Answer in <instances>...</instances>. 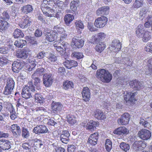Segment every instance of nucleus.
Here are the masks:
<instances>
[{
    "label": "nucleus",
    "mask_w": 152,
    "mask_h": 152,
    "mask_svg": "<svg viewBox=\"0 0 152 152\" xmlns=\"http://www.w3.org/2000/svg\"><path fill=\"white\" fill-rule=\"evenodd\" d=\"M2 16H1L0 18H3L5 20H8L10 18V17L8 13V11L6 10L3 12L2 14Z\"/></svg>",
    "instance_id": "8fccbe9b"
},
{
    "label": "nucleus",
    "mask_w": 152,
    "mask_h": 152,
    "mask_svg": "<svg viewBox=\"0 0 152 152\" xmlns=\"http://www.w3.org/2000/svg\"><path fill=\"white\" fill-rule=\"evenodd\" d=\"M22 136L24 138H27L29 136V133L28 130L23 127L22 129Z\"/></svg>",
    "instance_id": "3c124183"
},
{
    "label": "nucleus",
    "mask_w": 152,
    "mask_h": 152,
    "mask_svg": "<svg viewBox=\"0 0 152 152\" xmlns=\"http://www.w3.org/2000/svg\"><path fill=\"white\" fill-rule=\"evenodd\" d=\"M147 66L148 69L145 71V74L149 76L152 75V58L148 60Z\"/></svg>",
    "instance_id": "c756f323"
},
{
    "label": "nucleus",
    "mask_w": 152,
    "mask_h": 152,
    "mask_svg": "<svg viewBox=\"0 0 152 152\" xmlns=\"http://www.w3.org/2000/svg\"><path fill=\"white\" fill-rule=\"evenodd\" d=\"M95 133L91 135L88 140V142L91 145H95Z\"/></svg>",
    "instance_id": "09e8293b"
},
{
    "label": "nucleus",
    "mask_w": 152,
    "mask_h": 152,
    "mask_svg": "<svg viewBox=\"0 0 152 152\" xmlns=\"http://www.w3.org/2000/svg\"><path fill=\"white\" fill-rule=\"evenodd\" d=\"M47 58L48 60L51 62H54L57 60L56 57L52 53H50Z\"/></svg>",
    "instance_id": "052dcab7"
},
{
    "label": "nucleus",
    "mask_w": 152,
    "mask_h": 152,
    "mask_svg": "<svg viewBox=\"0 0 152 152\" xmlns=\"http://www.w3.org/2000/svg\"><path fill=\"white\" fill-rule=\"evenodd\" d=\"M22 22L19 24V26L22 28H27L31 25V21L30 18L27 15L24 16Z\"/></svg>",
    "instance_id": "2eb2a0df"
},
{
    "label": "nucleus",
    "mask_w": 152,
    "mask_h": 152,
    "mask_svg": "<svg viewBox=\"0 0 152 152\" xmlns=\"http://www.w3.org/2000/svg\"><path fill=\"white\" fill-rule=\"evenodd\" d=\"M121 48V44L119 40L117 39H115L112 41L109 48L111 51L116 52L120 51Z\"/></svg>",
    "instance_id": "39448f33"
},
{
    "label": "nucleus",
    "mask_w": 152,
    "mask_h": 152,
    "mask_svg": "<svg viewBox=\"0 0 152 152\" xmlns=\"http://www.w3.org/2000/svg\"><path fill=\"white\" fill-rule=\"evenodd\" d=\"M55 49L60 54H64L66 53V50L68 48L69 44L68 43L64 42H62L56 43L53 44Z\"/></svg>",
    "instance_id": "7ed1b4c3"
},
{
    "label": "nucleus",
    "mask_w": 152,
    "mask_h": 152,
    "mask_svg": "<svg viewBox=\"0 0 152 152\" xmlns=\"http://www.w3.org/2000/svg\"><path fill=\"white\" fill-rule=\"evenodd\" d=\"M107 21V18L103 16L98 18L96 20V27L97 28H102L105 25Z\"/></svg>",
    "instance_id": "9b49d317"
},
{
    "label": "nucleus",
    "mask_w": 152,
    "mask_h": 152,
    "mask_svg": "<svg viewBox=\"0 0 152 152\" xmlns=\"http://www.w3.org/2000/svg\"><path fill=\"white\" fill-rule=\"evenodd\" d=\"M14 85L15 83L13 79L11 78H9L6 86L13 88Z\"/></svg>",
    "instance_id": "bf43d9fd"
},
{
    "label": "nucleus",
    "mask_w": 152,
    "mask_h": 152,
    "mask_svg": "<svg viewBox=\"0 0 152 152\" xmlns=\"http://www.w3.org/2000/svg\"><path fill=\"white\" fill-rule=\"evenodd\" d=\"M146 12V9L145 8H142L140 11L139 13V16L140 18L142 19L145 16Z\"/></svg>",
    "instance_id": "e2e57ef3"
},
{
    "label": "nucleus",
    "mask_w": 152,
    "mask_h": 152,
    "mask_svg": "<svg viewBox=\"0 0 152 152\" xmlns=\"http://www.w3.org/2000/svg\"><path fill=\"white\" fill-rule=\"evenodd\" d=\"M25 39L32 45H37V42L35 38L27 36L25 37Z\"/></svg>",
    "instance_id": "37998d69"
},
{
    "label": "nucleus",
    "mask_w": 152,
    "mask_h": 152,
    "mask_svg": "<svg viewBox=\"0 0 152 152\" xmlns=\"http://www.w3.org/2000/svg\"><path fill=\"white\" fill-rule=\"evenodd\" d=\"M74 86L73 82L69 80L64 81L62 85L63 88L66 90L73 88Z\"/></svg>",
    "instance_id": "a878e982"
},
{
    "label": "nucleus",
    "mask_w": 152,
    "mask_h": 152,
    "mask_svg": "<svg viewBox=\"0 0 152 152\" xmlns=\"http://www.w3.org/2000/svg\"><path fill=\"white\" fill-rule=\"evenodd\" d=\"M106 35L103 32H100L97 34V38H96V41H101L103 40L105 38Z\"/></svg>",
    "instance_id": "4d7b16f0"
},
{
    "label": "nucleus",
    "mask_w": 152,
    "mask_h": 152,
    "mask_svg": "<svg viewBox=\"0 0 152 152\" xmlns=\"http://www.w3.org/2000/svg\"><path fill=\"white\" fill-rule=\"evenodd\" d=\"M35 101L38 103H43V100L41 97V95L39 94H36L34 95Z\"/></svg>",
    "instance_id": "864d4df0"
},
{
    "label": "nucleus",
    "mask_w": 152,
    "mask_h": 152,
    "mask_svg": "<svg viewBox=\"0 0 152 152\" xmlns=\"http://www.w3.org/2000/svg\"><path fill=\"white\" fill-rule=\"evenodd\" d=\"M65 31L64 28L61 27L59 25L55 26L53 28V31L57 35L58 34H61V33H64Z\"/></svg>",
    "instance_id": "ea45409f"
},
{
    "label": "nucleus",
    "mask_w": 152,
    "mask_h": 152,
    "mask_svg": "<svg viewBox=\"0 0 152 152\" xmlns=\"http://www.w3.org/2000/svg\"><path fill=\"white\" fill-rule=\"evenodd\" d=\"M45 36L46 40L50 42L55 41L57 38V35L53 31L46 32Z\"/></svg>",
    "instance_id": "4468645a"
},
{
    "label": "nucleus",
    "mask_w": 152,
    "mask_h": 152,
    "mask_svg": "<svg viewBox=\"0 0 152 152\" xmlns=\"http://www.w3.org/2000/svg\"><path fill=\"white\" fill-rule=\"evenodd\" d=\"M120 147L122 150L125 152L128 151L130 148L129 145L124 142H122L120 143Z\"/></svg>",
    "instance_id": "c03bdc74"
},
{
    "label": "nucleus",
    "mask_w": 152,
    "mask_h": 152,
    "mask_svg": "<svg viewBox=\"0 0 152 152\" xmlns=\"http://www.w3.org/2000/svg\"><path fill=\"white\" fill-rule=\"evenodd\" d=\"M96 118L99 120H102L106 118V117L101 110H97L96 111Z\"/></svg>",
    "instance_id": "a19ab883"
},
{
    "label": "nucleus",
    "mask_w": 152,
    "mask_h": 152,
    "mask_svg": "<svg viewBox=\"0 0 152 152\" xmlns=\"http://www.w3.org/2000/svg\"><path fill=\"white\" fill-rule=\"evenodd\" d=\"M138 136L143 140H146L149 139L151 136V132L146 129H142L139 131Z\"/></svg>",
    "instance_id": "0eeeda50"
},
{
    "label": "nucleus",
    "mask_w": 152,
    "mask_h": 152,
    "mask_svg": "<svg viewBox=\"0 0 152 152\" xmlns=\"http://www.w3.org/2000/svg\"><path fill=\"white\" fill-rule=\"evenodd\" d=\"M64 64L68 69H70L73 67H75L77 66V62L74 60H66L64 63Z\"/></svg>",
    "instance_id": "393cba45"
},
{
    "label": "nucleus",
    "mask_w": 152,
    "mask_h": 152,
    "mask_svg": "<svg viewBox=\"0 0 152 152\" xmlns=\"http://www.w3.org/2000/svg\"><path fill=\"white\" fill-rule=\"evenodd\" d=\"M11 143L8 140L1 139L0 140V148L3 150H7L11 147Z\"/></svg>",
    "instance_id": "9d476101"
},
{
    "label": "nucleus",
    "mask_w": 152,
    "mask_h": 152,
    "mask_svg": "<svg viewBox=\"0 0 152 152\" xmlns=\"http://www.w3.org/2000/svg\"><path fill=\"white\" fill-rule=\"evenodd\" d=\"M71 55L72 57L75 58L77 59H80L84 56L83 53L77 51L73 52Z\"/></svg>",
    "instance_id": "79ce46f5"
},
{
    "label": "nucleus",
    "mask_w": 152,
    "mask_h": 152,
    "mask_svg": "<svg viewBox=\"0 0 152 152\" xmlns=\"http://www.w3.org/2000/svg\"><path fill=\"white\" fill-rule=\"evenodd\" d=\"M143 0H136L133 5L134 8H138L142 6L143 4Z\"/></svg>",
    "instance_id": "a18cd8bd"
},
{
    "label": "nucleus",
    "mask_w": 152,
    "mask_h": 152,
    "mask_svg": "<svg viewBox=\"0 0 152 152\" xmlns=\"http://www.w3.org/2000/svg\"><path fill=\"white\" fill-rule=\"evenodd\" d=\"M140 124L144 127H148L149 126V124L144 119L141 120L140 122Z\"/></svg>",
    "instance_id": "69168bd1"
},
{
    "label": "nucleus",
    "mask_w": 152,
    "mask_h": 152,
    "mask_svg": "<svg viewBox=\"0 0 152 152\" xmlns=\"http://www.w3.org/2000/svg\"><path fill=\"white\" fill-rule=\"evenodd\" d=\"M29 52L28 49H20L17 51L16 56L18 58L25 59L28 57Z\"/></svg>",
    "instance_id": "f8f14e48"
},
{
    "label": "nucleus",
    "mask_w": 152,
    "mask_h": 152,
    "mask_svg": "<svg viewBox=\"0 0 152 152\" xmlns=\"http://www.w3.org/2000/svg\"><path fill=\"white\" fill-rule=\"evenodd\" d=\"M84 41L82 39H77L75 38L72 39L71 45L76 48H81L84 46Z\"/></svg>",
    "instance_id": "6e6552de"
},
{
    "label": "nucleus",
    "mask_w": 152,
    "mask_h": 152,
    "mask_svg": "<svg viewBox=\"0 0 152 152\" xmlns=\"http://www.w3.org/2000/svg\"><path fill=\"white\" fill-rule=\"evenodd\" d=\"M140 143L139 141H136L132 145V147L136 151L141 150Z\"/></svg>",
    "instance_id": "de8ad7c7"
},
{
    "label": "nucleus",
    "mask_w": 152,
    "mask_h": 152,
    "mask_svg": "<svg viewBox=\"0 0 152 152\" xmlns=\"http://www.w3.org/2000/svg\"><path fill=\"white\" fill-rule=\"evenodd\" d=\"M109 7L108 6H104L99 8L96 11L98 15H106L108 14Z\"/></svg>",
    "instance_id": "5701e85b"
},
{
    "label": "nucleus",
    "mask_w": 152,
    "mask_h": 152,
    "mask_svg": "<svg viewBox=\"0 0 152 152\" xmlns=\"http://www.w3.org/2000/svg\"><path fill=\"white\" fill-rule=\"evenodd\" d=\"M32 140H29L28 142H24L22 144V147L24 150L30 151L32 147Z\"/></svg>",
    "instance_id": "2f4dec72"
},
{
    "label": "nucleus",
    "mask_w": 152,
    "mask_h": 152,
    "mask_svg": "<svg viewBox=\"0 0 152 152\" xmlns=\"http://www.w3.org/2000/svg\"><path fill=\"white\" fill-rule=\"evenodd\" d=\"M9 27V24L3 18H0V30L5 31L7 30Z\"/></svg>",
    "instance_id": "aec40b11"
},
{
    "label": "nucleus",
    "mask_w": 152,
    "mask_h": 152,
    "mask_svg": "<svg viewBox=\"0 0 152 152\" xmlns=\"http://www.w3.org/2000/svg\"><path fill=\"white\" fill-rule=\"evenodd\" d=\"M130 118V115L128 113H124L122 115L120 118L118 120V123L121 125L127 124L129 123Z\"/></svg>",
    "instance_id": "1a4fd4ad"
},
{
    "label": "nucleus",
    "mask_w": 152,
    "mask_h": 152,
    "mask_svg": "<svg viewBox=\"0 0 152 152\" xmlns=\"http://www.w3.org/2000/svg\"><path fill=\"white\" fill-rule=\"evenodd\" d=\"M6 108L7 111H8L10 113L15 111V110L12 104L10 103H8L6 105Z\"/></svg>",
    "instance_id": "6e6d98bb"
},
{
    "label": "nucleus",
    "mask_w": 152,
    "mask_h": 152,
    "mask_svg": "<svg viewBox=\"0 0 152 152\" xmlns=\"http://www.w3.org/2000/svg\"><path fill=\"white\" fill-rule=\"evenodd\" d=\"M145 30L143 25H139L137 26L136 31V34L137 37L142 38V36L144 34Z\"/></svg>",
    "instance_id": "cd10ccee"
},
{
    "label": "nucleus",
    "mask_w": 152,
    "mask_h": 152,
    "mask_svg": "<svg viewBox=\"0 0 152 152\" xmlns=\"http://www.w3.org/2000/svg\"><path fill=\"white\" fill-rule=\"evenodd\" d=\"M53 82V78L51 74L46 73L43 75V83L46 87L50 86Z\"/></svg>",
    "instance_id": "20e7f679"
},
{
    "label": "nucleus",
    "mask_w": 152,
    "mask_h": 152,
    "mask_svg": "<svg viewBox=\"0 0 152 152\" xmlns=\"http://www.w3.org/2000/svg\"><path fill=\"white\" fill-rule=\"evenodd\" d=\"M48 131V129L46 126L44 125L37 126L33 130V132L36 134L44 133Z\"/></svg>",
    "instance_id": "f3484780"
},
{
    "label": "nucleus",
    "mask_w": 152,
    "mask_h": 152,
    "mask_svg": "<svg viewBox=\"0 0 152 152\" xmlns=\"http://www.w3.org/2000/svg\"><path fill=\"white\" fill-rule=\"evenodd\" d=\"M53 8L62 9L64 5V2L60 0H54Z\"/></svg>",
    "instance_id": "473e14b6"
},
{
    "label": "nucleus",
    "mask_w": 152,
    "mask_h": 152,
    "mask_svg": "<svg viewBox=\"0 0 152 152\" xmlns=\"http://www.w3.org/2000/svg\"><path fill=\"white\" fill-rule=\"evenodd\" d=\"M81 94L83 100L86 102L88 101L91 96L90 90L87 87H83Z\"/></svg>",
    "instance_id": "ddd939ff"
},
{
    "label": "nucleus",
    "mask_w": 152,
    "mask_h": 152,
    "mask_svg": "<svg viewBox=\"0 0 152 152\" xmlns=\"http://www.w3.org/2000/svg\"><path fill=\"white\" fill-rule=\"evenodd\" d=\"M8 59L5 56H0V66H3L7 63Z\"/></svg>",
    "instance_id": "603ef678"
},
{
    "label": "nucleus",
    "mask_w": 152,
    "mask_h": 152,
    "mask_svg": "<svg viewBox=\"0 0 152 152\" xmlns=\"http://www.w3.org/2000/svg\"><path fill=\"white\" fill-rule=\"evenodd\" d=\"M35 89L34 87L31 90L30 88L28 86H26L24 87L22 91L21 95L22 97L26 99L30 98L32 97L31 91H33Z\"/></svg>",
    "instance_id": "423d86ee"
},
{
    "label": "nucleus",
    "mask_w": 152,
    "mask_h": 152,
    "mask_svg": "<svg viewBox=\"0 0 152 152\" xmlns=\"http://www.w3.org/2000/svg\"><path fill=\"white\" fill-rule=\"evenodd\" d=\"M32 140V147H36L37 148H39L41 147V146L43 145L42 140L36 139Z\"/></svg>",
    "instance_id": "4c0bfd02"
},
{
    "label": "nucleus",
    "mask_w": 152,
    "mask_h": 152,
    "mask_svg": "<svg viewBox=\"0 0 152 152\" xmlns=\"http://www.w3.org/2000/svg\"><path fill=\"white\" fill-rule=\"evenodd\" d=\"M67 121L70 126H73L77 123L76 117L73 115H68L67 116Z\"/></svg>",
    "instance_id": "c85d7f7f"
},
{
    "label": "nucleus",
    "mask_w": 152,
    "mask_h": 152,
    "mask_svg": "<svg viewBox=\"0 0 152 152\" xmlns=\"http://www.w3.org/2000/svg\"><path fill=\"white\" fill-rule=\"evenodd\" d=\"M51 107L53 113L60 111L61 109V104L59 102H53L51 104Z\"/></svg>",
    "instance_id": "7c9ffc66"
},
{
    "label": "nucleus",
    "mask_w": 152,
    "mask_h": 152,
    "mask_svg": "<svg viewBox=\"0 0 152 152\" xmlns=\"http://www.w3.org/2000/svg\"><path fill=\"white\" fill-rule=\"evenodd\" d=\"M75 25L76 28L83 29L84 28V26L80 20L76 21L75 22Z\"/></svg>",
    "instance_id": "680f3d73"
},
{
    "label": "nucleus",
    "mask_w": 152,
    "mask_h": 152,
    "mask_svg": "<svg viewBox=\"0 0 152 152\" xmlns=\"http://www.w3.org/2000/svg\"><path fill=\"white\" fill-rule=\"evenodd\" d=\"M105 145L106 150L110 151L112 148V142L109 139H107L106 141Z\"/></svg>",
    "instance_id": "49530a36"
},
{
    "label": "nucleus",
    "mask_w": 152,
    "mask_h": 152,
    "mask_svg": "<svg viewBox=\"0 0 152 152\" xmlns=\"http://www.w3.org/2000/svg\"><path fill=\"white\" fill-rule=\"evenodd\" d=\"M96 75L97 78L104 83L110 82L112 78L111 74L104 69L98 70Z\"/></svg>",
    "instance_id": "f03ea898"
},
{
    "label": "nucleus",
    "mask_w": 152,
    "mask_h": 152,
    "mask_svg": "<svg viewBox=\"0 0 152 152\" xmlns=\"http://www.w3.org/2000/svg\"><path fill=\"white\" fill-rule=\"evenodd\" d=\"M137 92H133L130 91L127 92L124 96V100L126 101L132 102L134 99V96L137 94Z\"/></svg>",
    "instance_id": "b1692460"
},
{
    "label": "nucleus",
    "mask_w": 152,
    "mask_h": 152,
    "mask_svg": "<svg viewBox=\"0 0 152 152\" xmlns=\"http://www.w3.org/2000/svg\"><path fill=\"white\" fill-rule=\"evenodd\" d=\"M13 36L15 38H21L24 37V34L21 30L16 28L13 33Z\"/></svg>",
    "instance_id": "c9c22d12"
},
{
    "label": "nucleus",
    "mask_w": 152,
    "mask_h": 152,
    "mask_svg": "<svg viewBox=\"0 0 152 152\" xmlns=\"http://www.w3.org/2000/svg\"><path fill=\"white\" fill-rule=\"evenodd\" d=\"M151 34L148 31L144 32V34L142 36V41L144 42H146L150 40L151 38Z\"/></svg>",
    "instance_id": "e433bc0d"
},
{
    "label": "nucleus",
    "mask_w": 152,
    "mask_h": 152,
    "mask_svg": "<svg viewBox=\"0 0 152 152\" xmlns=\"http://www.w3.org/2000/svg\"><path fill=\"white\" fill-rule=\"evenodd\" d=\"M74 19V17L73 15L70 14H66L64 18L65 23L66 25H69Z\"/></svg>",
    "instance_id": "72a5a7b5"
},
{
    "label": "nucleus",
    "mask_w": 152,
    "mask_h": 152,
    "mask_svg": "<svg viewBox=\"0 0 152 152\" xmlns=\"http://www.w3.org/2000/svg\"><path fill=\"white\" fill-rule=\"evenodd\" d=\"M96 50L99 53L101 52L105 48L106 45L102 42H96Z\"/></svg>",
    "instance_id": "f704fd0d"
},
{
    "label": "nucleus",
    "mask_w": 152,
    "mask_h": 152,
    "mask_svg": "<svg viewBox=\"0 0 152 152\" xmlns=\"http://www.w3.org/2000/svg\"><path fill=\"white\" fill-rule=\"evenodd\" d=\"M128 132L127 129L124 127H120L117 128L113 131L114 134L121 135L124 134H127Z\"/></svg>",
    "instance_id": "bb28decb"
},
{
    "label": "nucleus",
    "mask_w": 152,
    "mask_h": 152,
    "mask_svg": "<svg viewBox=\"0 0 152 152\" xmlns=\"http://www.w3.org/2000/svg\"><path fill=\"white\" fill-rule=\"evenodd\" d=\"M10 129L14 136L20 135L21 134L20 128L17 124L12 125Z\"/></svg>",
    "instance_id": "4be33fe9"
},
{
    "label": "nucleus",
    "mask_w": 152,
    "mask_h": 152,
    "mask_svg": "<svg viewBox=\"0 0 152 152\" xmlns=\"http://www.w3.org/2000/svg\"><path fill=\"white\" fill-rule=\"evenodd\" d=\"M13 88L11 87L6 86L4 91V94L5 95H9L11 94Z\"/></svg>",
    "instance_id": "13d9d810"
},
{
    "label": "nucleus",
    "mask_w": 152,
    "mask_h": 152,
    "mask_svg": "<svg viewBox=\"0 0 152 152\" xmlns=\"http://www.w3.org/2000/svg\"><path fill=\"white\" fill-rule=\"evenodd\" d=\"M45 55V53L44 51L39 52L37 55V57L38 59H41L44 58Z\"/></svg>",
    "instance_id": "0e129e2a"
},
{
    "label": "nucleus",
    "mask_w": 152,
    "mask_h": 152,
    "mask_svg": "<svg viewBox=\"0 0 152 152\" xmlns=\"http://www.w3.org/2000/svg\"><path fill=\"white\" fill-rule=\"evenodd\" d=\"M94 121L92 120H91L88 123L86 126L87 129H88L91 131H92L94 130V128L95 123Z\"/></svg>",
    "instance_id": "5fc2aeb1"
},
{
    "label": "nucleus",
    "mask_w": 152,
    "mask_h": 152,
    "mask_svg": "<svg viewBox=\"0 0 152 152\" xmlns=\"http://www.w3.org/2000/svg\"><path fill=\"white\" fill-rule=\"evenodd\" d=\"M70 134L67 130L63 131L60 136V140L63 143L67 144L69 140Z\"/></svg>",
    "instance_id": "dca6fc26"
},
{
    "label": "nucleus",
    "mask_w": 152,
    "mask_h": 152,
    "mask_svg": "<svg viewBox=\"0 0 152 152\" xmlns=\"http://www.w3.org/2000/svg\"><path fill=\"white\" fill-rule=\"evenodd\" d=\"M60 39H59L60 41V42L62 41L66 38L67 37V34L65 33V31L64 33H61V34H60Z\"/></svg>",
    "instance_id": "774afa93"
},
{
    "label": "nucleus",
    "mask_w": 152,
    "mask_h": 152,
    "mask_svg": "<svg viewBox=\"0 0 152 152\" xmlns=\"http://www.w3.org/2000/svg\"><path fill=\"white\" fill-rule=\"evenodd\" d=\"M129 85L132 88L137 90H140L143 86L142 82H140L137 80L130 81Z\"/></svg>",
    "instance_id": "a211bd4d"
},
{
    "label": "nucleus",
    "mask_w": 152,
    "mask_h": 152,
    "mask_svg": "<svg viewBox=\"0 0 152 152\" xmlns=\"http://www.w3.org/2000/svg\"><path fill=\"white\" fill-rule=\"evenodd\" d=\"M33 10L32 6L30 4L23 6L21 9V13L26 15L31 12Z\"/></svg>",
    "instance_id": "412c9836"
},
{
    "label": "nucleus",
    "mask_w": 152,
    "mask_h": 152,
    "mask_svg": "<svg viewBox=\"0 0 152 152\" xmlns=\"http://www.w3.org/2000/svg\"><path fill=\"white\" fill-rule=\"evenodd\" d=\"M23 63L20 61H15L12 64V70L15 73H18L23 67Z\"/></svg>",
    "instance_id": "6ab92c4d"
},
{
    "label": "nucleus",
    "mask_w": 152,
    "mask_h": 152,
    "mask_svg": "<svg viewBox=\"0 0 152 152\" xmlns=\"http://www.w3.org/2000/svg\"><path fill=\"white\" fill-rule=\"evenodd\" d=\"M75 148V146L73 145H68L67 151L68 152H74Z\"/></svg>",
    "instance_id": "338daca9"
},
{
    "label": "nucleus",
    "mask_w": 152,
    "mask_h": 152,
    "mask_svg": "<svg viewBox=\"0 0 152 152\" xmlns=\"http://www.w3.org/2000/svg\"><path fill=\"white\" fill-rule=\"evenodd\" d=\"M79 3L78 0H73L72 1L70 4V8L72 11H75L77 8V7Z\"/></svg>",
    "instance_id": "58836bf2"
},
{
    "label": "nucleus",
    "mask_w": 152,
    "mask_h": 152,
    "mask_svg": "<svg viewBox=\"0 0 152 152\" xmlns=\"http://www.w3.org/2000/svg\"><path fill=\"white\" fill-rule=\"evenodd\" d=\"M54 0H43L41 4V8L44 15L49 17L53 16L54 15L52 13L54 12L53 9Z\"/></svg>",
    "instance_id": "f257e3e1"
}]
</instances>
